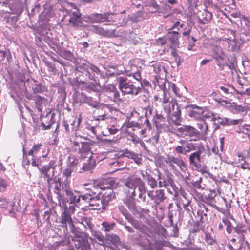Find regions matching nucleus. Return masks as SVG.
<instances>
[{
	"instance_id": "20",
	"label": "nucleus",
	"mask_w": 250,
	"mask_h": 250,
	"mask_svg": "<svg viewBox=\"0 0 250 250\" xmlns=\"http://www.w3.org/2000/svg\"><path fill=\"white\" fill-rule=\"evenodd\" d=\"M110 13H104L103 14H92L89 16V19L93 23H102L106 21H111L109 15Z\"/></svg>"
},
{
	"instance_id": "29",
	"label": "nucleus",
	"mask_w": 250,
	"mask_h": 250,
	"mask_svg": "<svg viewBox=\"0 0 250 250\" xmlns=\"http://www.w3.org/2000/svg\"><path fill=\"white\" fill-rule=\"evenodd\" d=\"M26 97L29 100H33L35 101L36 107L39 112H42V104L44 98L39 95H27Z\"/></svg>"
},
{
	"instance_id": "18",
	"label": "nucleus",
	"mask_w": 250,
	"mask_h": 250,
	"mask_svg": "<svg viewBox=\"0 0 250 250\" xmlns=\"http://www.w3.org/2000/svg\"><path fill=\"white\" fill-rule=\"evenodd\" d=\"M236 246V238L231 239L227 244V248L229 250H250V246L248 241Z\"/></svg>"
},
{
	"instance_id": "17",
	"label": "nucleus",
	"mask_w": 250,
	"mask_h": 250,
	"mask_svg": "<svg viewBox=\"0 0 250 250\" xmlns=\"http://www.w3.org/2000/svg\"><path fill=\"white\" fill-rule=\"evenodd\" d=\"M91 145V144L89 142H81L79 143L77 142H74L73 143V146L75 150H78L79 153L82 156L86 155L90 152Z\"/></svg>"
},
{
	"instance_id": "61",
	"label": "nucleus",
	"mask_w": 250,
	"mask_h": 250,
	"mask_svg": "<svg viewBox=\"0 0 250 250\" xmlns=\"http://www.w3.org/2000/svg\"><path fill=\"white\" fill-rule=\"evenodd\" d=\"M151 70L155 73L158 74L161 70V65L159 63H155L152 65H150Z\"/></svg>"
},
{
	"instance_id": "11",
	"label": "nucleus",
	"mask_w": 250,
	"mask_h": 250,
	"mask_svg": "<svg viewBox=\"0 0 250 250\" xmlns=\"http://www.w3.org/2000/svg\"><path fill=\"white\" fill-rule=\"evenodd\" d=\"M81 13L77 9H75L74 11H69L68 12L69 26L76 29L83 27L84 25L81 18Z\"/></svg>"
},
{
	"instance_id": "15",
	"label": "nucleus",
	"mask_w": 250,
	"mask_h": 250,
	"mask_svg": "<svg viewBox=\"0 0 250 250\" xmlns=\"http://www.w3.org/2000/svg\"><path fill=\"white\" fill-rule=\"evenodd\" d=\"M141 67L132 63H130L129 66L125 69V75L128 77H132L136 81L142 79L141 71Z\"/></svg>"
},
{
	"instance_id": "35",
	"label": "nucleus",
	"mask_w": 250,
	"mask_h": 250,
	"mask_svg": "<svg viewBox=\"0 0 250 250\" xmlns=\"http://www.w3.org/2000/svg\"><path fill=\"white\" fill-rule=\"evenodd\" d=\"M125 229L128 232L131 233H134L133 234L130 235L131 239L138 242H141L143 239V236L138 232L135 233V230L134 228L129 226H125Z\"/></svg>"
},
{
	"instance_id": "59",
	"label": "nucleus",
	"mask_w": 250,
	"mask_h": 250,
	"mask_svg": "<svg viewBox=\"0 0 250 250\" xmlns=\"http://www.w3.org/2000/svg\"><path fill=\"white\" fill-rule=\"evenodd\" d=\"M32 90L35 94L43 92V87L39 83H35L32 87Z\"/></svg>"
},
{
	"instance_id": "6",
	"label": "nucleus",
	"mask_w": 250,
	"mask_h": 250,
	"mask_svg": "<svg viewBox=\"0 0 250 250\" xmlns=\"http://www.w3.org/2000/svg\"><path fill=\"white\" fill-rule=\"evenodd\" d=\"M119 89L124 94L137 95L140 93V87L137 86L135 82H131L127 78L119 77L118 78Z\"/></svg>"
},
{
	"instance_id": "63",
	"label": "nucleus",
	"mask_w": 250,
	"mask_h": 250,
	"mask_svg": "<svg viewBox=\"0 0 250 250\" xmlns=\"http://www.w3.org/2000/svg\"><path fill=\"white\" fill-rule=\"evenodd\" d=\"M232 90L236 91L237 93L243 95H250V88H246L245 90H242L241 91H238L236 90L233 86L230 87Z\"/></svg>"
},
{
	"instance_id": "54",
	"label": "nucleus",
	"mask_w": 250,
	"mask_h": 250,
	"mask_svg": "<svg viewBox=\"0 0 250 250\" xmlns=\"http://www.w3.org/2000/svg\"><path fill=\"white\" fill-rule=\"evenodd\" d=\"M78 160L73 155L69 156L67 159V166L73 168L78 165Z\"/></svg>"
},
{
	"instance_id": "9",
	"label": "nucleus",
	"mask_w": 250,
	"mask_h": 250,
	"mask_svg": "<svg viewBox=\"0 0 250 250\" xmlns=\"http://www.w3.org/2000/svg\"><path fill=\"white\" fill-rule=\"evenodd\" d=\"M57 167L54 161H51L48 164L44 165L42 167H38V169L42 175V177L48 181L50 179H55V170Z\"/></svg>"
},
{
	"instance_id": "22",
	"label": "nucleus",
	"mask_w": 250,
	"mask_h": 250,
	"mask_svg": "<svg viewBox=\"0 0 250 250\" xmlns=\"http://www.w3.org/2000/svg\"><path fill=\"white\" fill-rule=\"evenodd\" d=\"M188 115L190 117L196 120H202L203 107L192 104L188 106Z\"/></svg>"
},
{
	"instance_id": "48",
	"label": "nucleus",
	"mask_w": 250,
	"mask_h": 250,
	"mask_svg": "<svg viewBox=\"0 0 250 250\" xmlns=\"http://www.w3.org/2000/svg\"><path fill=\"white\" fill-rule=\"evenodd\" d=\"M115 224L114 223L103 222L101 224V230L103 231L108 232L113 229Z\"/></svg>"
},
{
	"instance_id": "24",
	"label": "nucleus",
	"mask_w": 250,
	"mask_h": 250,
	"mask_svg": "<svg viewBox=\"0 0 250 250\" xmlns=\"http://www.w3.org/2000/svg\"><path fill=\"white\" fill-rule=\"evenodd\" d=\"M54 113L48 112L43 118V121L41 123V127L43 130L49 129L54 123Z\"/></svg>"
},
{
	"instance_id": "58",
	"label": "nucleus",
	"mask_w": 250,
	"mask_h": 250,
	"mask_svg": "<svg viewBox=\"0 0 250 250\" xmlns=\"http://www.w3.org/2000/svg\"><path fill=\"white\" fill-rule=\"evenodd\" d=\"M171 54L174 58L175 61L177 63V65L179 66L181 63V58L179 57L177 51L175 49L172 48Z\"/></svg>"
},
{
	"instance_id": "7",
	"label": "nucleus",
	"mask_w": 250,
	"mask_h": 250,
	"mask_svg": "<svg viewBox=\"0 0 250 250\" xmlns=\"http://www.w3.org/2000/svg\"><path fill=\"white\" fill-rule=\"evenodd\" d=\"M119 210L125 216L127 221L130 223L137 230L143 234H147L149 231L148 227L143 224L141 222L135 219L124 206H119Z\"/></svg>"
},
{
	"instance_id": "13",
	"label": "nucleus",
	"mask_w": 250,
	"mask_h": 250,
	"mask_svg": "<svg viewBox=\"0 0 250 250\" xmlns=\"http://www.w3.org/2000/svg\"><path fill=\"white\" fill-rule=\"evenodd\" d=\"M165 162L173 170H176V167L174 165H177L182 171L186 168L185 164L180 157H175L172 155H168L165 158Z\"/></svg>"
},
{
	"instance_id": "31",
	"label": "nucleus",
	"mask_w": 250,
	"mask_h": 250,
	"mask_svg": "<svg viewBox=\"0 0 250 250\" xmlns=\"http://www.w3.org/2000/svg\"><path fill=\"white\" fill-rule=\"evenodd\" d=\"M197 215L199 219L194 227L193 231L194 232H197L201 229L204 216H206V213H204V211L200 209L198 210Z\"/></svg>"
},
{
	"instance_id": "12",
	"label": "nucleus",
	"mask_w": 250,
	"mask_h": 250,
	"mask_svg": "<svg viewBox=\"0 0 250 250\" xmlns=\"http://www.w3.org/2000/svg\"><path fill=\"white\" fill-rule=\"evenodd\" d=\"M44 148L42 144H38L36 145H34L32 149L28 151V155L32 157L31 165L33 167H39L40 165V162L39 161L38 157H41V155H40V151L41 150L43 151Z\"/></svg>"
},
{
	"instance_id": "19",
	"label": "nucleus",
	"mask_w": 250,
	"mask_h": 250,
	"mask_svg": "<svg viewBox=\"0 0 250 250\" xmlns=\"http://www.w3.org/2000/svg\"><path fill=\"white\" fill-rule=\"evenodd\" d=\"M143 112L144 113V117L141 116L140 117L139 120L141 121L142 119H144V125H146L148 129H150L151 128L150 123L149 121V119L156 112L152 107L148 106L146 108H145L143 109Z\"/></svg>"
},
{
	"instance_id": "21",
	"label": "nucleus",
	"mask_w": 250,
	"mask_h": 250,
	"mask_svg": "<svg viewBox=\"0 0 250 250\" xmlns=\"http://www.w3.org/2000/svg\"><path fill=\"white\" fill-rule=\"evenodd\" d=\"M86 192L82 195V199L83 201L90 200L91 197L98 195V194L102 193V188H99L94 186H91L90 188H85Z\"/></svg>"
},
{
	"instance_id": "23",
	"label": "nucleus",
	"mask_w": 250,
	"mask_h": 250,
	"mask_svg": "<svg viewBox=\"0 0 250 250\" xmlns=\"http://www.w3.org/2000/svg\"><path fill=\"white\" fill-rule=\"evenodd\" d=\"M205 241L208 250H217L218 244L215 237L212 236L209 233L206 232Z\"/></svg>"
},
{
	"instance_id": "28",
	"label": "nucleus",
	"mask_w": 250,
	"mask_h": 250,
	"mask_svg": "<svg viewBox=\"0 0 250 250\" xmlns=\"http://www.w3.org/2000/svg\"><path fill=\"white\" fill-rule=\"evenodd\" d=\"M96 165L95 159L93 155H91L86 162L83 165L82 170L83 171H89L92 172Z\"/></svg>"
},
{
	"instance_id": "57",
	"label": "nucleus",
	"mask_w": 250,
	"mask_h": 250,
	"mask_svg": "<svg viewBox=\"0 0 250 250\" xmlns=\"http://www.w3.org/2000/svg\"><path fill=\"white\" fill-rule=\"evenodd\" d=\"M213 117V113L207 110L204 109L203 108L202 113V120L204 121L205 119H209L210 120H212V118Z\"/></svg>"
},
{
	"instance_id": "8",
	"label": "nucleus",
	"mask_w": 250,
	"mask_h": 250,
	"mask_svg": "<svg viewBox=\"0 0 250 250\" xmlns=\"http://www.w3.org/2000/svg\"><path fill=\"white\" fill-rule=\"evenodd\" d=\"M165 111L168 115L170 121L176 125H180L181 111L176 102L171 103L168 106L165 105Z\"/></svg>"
},
{
	"instance_id": "52",
	"label": "nucleus",
	"mask_w": 250,
	"mask_h": 250,
	"mask_svg": "<svg viewBox=\"0 0 250 250\" xmlns=\"http://www.w3.org/2000/svg\"><path fill=\"white\" fill-rule=\"evenodd\" d=\"M186 147L187 148V150H185V155L186 154L187 152L196 150L198 148V144L191 142H187L186 144Z\"/></svg>"
},
{
	"instance_id": "5",
	"label": "nucleus",
	"mask_w": 250,
	"mask_h": 250,
	"mask_svg": "<svg viewBox=\"0 0 250 250\" xmlns=\"http://www.w3.org/2000/svg\"><path fill=\"white\" fill-rule=\"evenodd\" d=\"M47 185L49 191H52L57 195L58 199L62 198V192L70 193L68 189L70 182L67 180V178L55 177V179L48 180Z\"/></svg>"
},
{
	"instance_id": "41",
	"label": "nucleus",
	"mask_w": 250,
	"mask_h": 250,
	"mask_svg": "<svg viewBox=\"0 0 250 250\" xmlns=\"http://www.w3.org/2000/svg\"><path fill=\"white\" fill-rule=\"evenodd\" d=\"M116 118L111 117L110 118V122L112 123V125H109L107 126V129L110 134L113 135L116 134L119 131L118 127L116 123Z\"/></svg>"
},
{
	"instance_id": "30",
	"label": "nucleus",
	"mask_w": 250,
	"mask_h": 250,
	"mask_svg": "<svg viewBox=\"0 0 250 250\" xmlns=\"http://www.w3.org/2000/svg\"><path fill=\"white\" fill-rule=\"evenodd\" d=\"M228 35L231 36L228 38H225L227 43L231 49L234 50L237 45V41L235 39V32L232 30H229L228 31Z\"/></svg>"
},
{
	"instance_id": "43",
	"label": "nucleus",
	"mask_w": 250,
	"mask_h": 250,
	"mask_svg": "<svg viewBox=\"0 0 250 250\" xmlns=\"http://www.w3.org/2000/svg\"><path fill=\"white\" fill-rule=\"evenodd\" d=\"M230 110L233 114H238L246 111V108L245 107L241 105L236 104L234 103L231 105Z\"/></svg>"
},
{
	"instance_id": "51",
	"label": "nucleus",
	"mask_w": 250,
	"mask_h": 250,
	"mask_svg": "<svg viewBox=\"0 0 250 250\" xmlns=\"http://www.w3.org/2000/svg\"><path fill=\"white\" fill-rule=\"evenodd\" d=\"M107 240L110 241L114 245L121 243L120 237L115 234H109L106 235Z\"/></svg>"
},
{
	"instance_id": "4",
	"label": "nucleus",
	"mask_w": 250,
	"mask_h": 250,
	"mask_svg": "<svg viewBox=\"0 0 250 250\" xmlns=\"http://www.w3.org/2000/svg\"><path fill=\"white\" fill-rule=\"evenodd\" d=\"M72 233V241L77 250H91V246L84 234L79 228L76 227L74 224L69 226Z\"/></svg>"
},
{
	"instance_id": "60",
	"label": "nucleus",
	"mask_w": 250,
	"mask_h": 250,
	"mask_svg": "<svg viewBox=\"0 0 250 250\" xmlns=\"http://www.w3.org/2000/svg\"><path fill=\"white\" fill-rule=\"evenodd\" d=\"M74 170V168L69 167H67L64 170L63 172V177L62 178H67V180L68 181V177L71 176L72 171Z\"/></svg>"
},
{
	"instance_id": "34",
	"label": "nucleus",
	"mask_w": 250,
	"mask_h": 250,
	"mask_svg": "<svg viewBox=\"0 0 250 250\" xmlns=\"http://www.w3.org/2000/svg\"><path fill=\"white\" fill-rule=\"evenodd\" d=\"M145 175L143 172H142V176L143 178L146 181L147 184L152 189L156 188L157 186V181L154 179L151 175L148 174L147 172L146 173Z\"/></svg>"
},
{
	"instance_id": "26",
	"label": "nucleus",
	"mask_w": 250,
	"mask_h": 250,
	"mask_svg": "<svg viewBox=\"0 0 250 250\" xmlns=\"http://www.w3.org/2000/svg\"><path fill=\"white\" fill-rule=\"evenodd\" d=\"M60 223L62 227L65 228H67V225L70 226L73 224L71 215L66 210L61 214Z\"/></svg>"
},
{
	"instance_id": "33",
	"label": "nucleus",
	"mask_w": 250,
	"mask_h": 250,
	"mask_svg": "<svg viewBox=\"0 0 250 250\" xmlns=\"http://www.w3.org/2000/svg\"><path fill=\"white\" fill-rule=\"evenodd\" d=\"M121 156L126 157L128 159H133L136 163H140V160L137 157V155L134 152L129 150L127 149H125L120 151Z\"/></svg>"
},
{
	"instance_id": "62",
	"label": "nucleus",
	"mask_w": 250,
	"mask_h": 250,
	"mask_svg": "<svg viewBox=\"0 0 250 250\" xmlns=\"http://www.w3.org/2000/svg\"><path fill=\"white\" fill-rule=\"evenodd\" d=\"M139 82V83L137 84V86L140 87V92L142 91V89L143 87L146 86L148 87L150 85L149 82L146 80H143L142 81V79L140 81H137Z\"/></svg>"
},
{
	"instance_id": "40",
	"label": "nucleus",
	"mask_w": 250,
	"mask_h": 250,
	"mask_svg": "<svg viewBox=\"0 0 250 250\" xmlns=\"http://www.w3.org/2000/svg\"><path fill=\"white\" fill-rule=\"evenodd\" d=\"M163 97L161 100L162 101L163 106L164 107V109H165V106H168L169 104H171V103H173V101H170V95L169 93V91H167V88L166 87L165 89H163Z\"/></svg>"
},
{
	"instance_id": "14",
	"label": "nucleus",
	"mask_w": 250,
	"mask_h": 250,
	"mask_svg": "<svg viewBox=\"0 0 250 250\" xmlns=\"http://www.w3.org/2000/svg\"><path fill=\"white\" fill-rule=\"evenodd\" d=\"M147 194L150 200L156 205L163 202L166 198L163 189H158L155 191L151 190H147Z\"/></svg>"
},
{
	"instance_id": "37",
	"label": "nucleus",
	"mask_w": 250,
	"mask_h": 250,
	"mask_svg": "<svg viewBox=\"0 0 250 250\" xmlns=\"http://www.w3.org/2000/svg\"><path fill=\"white\" fill-rule=\"evenodd\" d=\"M200 123L197 124L198 128L200 129L199 134L200 135V138L206 136L208 132V125L204 122V121L200 120Z\"/></svg>"
},
{
	"instance_id": "3",
	"label": "nucleus",
	"mask_w": 250,
	"mask_h": 250,
	"mask_svg": "<svg viewBox=\"0 0 250 250\" xmlns=\"http://www.w3.org/2000/svg\"><path fill=\"white\" fill-rule=\"evenodd\" d=\"M115 197L113 194V191L110 189L109 191L98 194V195L91 197L90 200H86L84 201L89 204V206L92 207L91 209L99 210L105 209L106 206L108 204L109 202Z\"/></svg>"
},
{
	"instance_id": "42",
	"label": "nucleus",
	"mask_w": 250,
	"mask_h": 250,
	"mask_svg": "<svg viewBox=\"0 0 250 250\" xmlns=\"http://www.w3.org/2000/svg\"><path fill=\"white\" fill-rule=\"evenodd\" d=\"M92 31L97 34L101 35L104 36H108L109 35V31L104 30L103 28L97 25H93L90 29Z\"/></svg>"
},
{
	"instance_id": "46",
	"label": "nucleus",
	"mask_w": 250,
	"mask_h": 250,
	"mask_svg": "<svg viewBox=\"0 0 250 250\" xmlns=\"http://www.w3.org/2000/svg\"><path fill=\"white\" fill-rule=\"evenodd\" d=\"M84 104H86L93 108H97L99 105V103L98 101L94 100L92 97L88 96L86 95Z\"/></svg>"
},
{
	"instance_id": "55",
	"label": "nucleus",
	"mask_w": 250,
	"mask_h": 250,
	"mask_svg": "<svg viewBox=\"0 0 250 250\" xmlns=\"http://www.w3.org/2000/svg\"><path fill=\"white\" fill-rule=\"evenodd\" d=\"M107 113H103L101 112L100 111H98V115L94 117V120L97 121H104L105 120H108L110 121V118Z\"/></svg>"
},
{
	"instance_id": "50",
	"label": "nucleus",
	"mask_w": 250,
	"mask_h": 250,
	"mask_svg": "<svg viewBox=\"0 0 250 250\" xmlns=\"http://www.w3.org/2000/svg\"><path fill=\"white\" fill-rule=\"evenodd\" d=\"M153 121L156 127H158L162 125L161 122L165 121V118L161 114H159L155 112L154 115H153Z\"/></svg>"
},
{
	"instance_id": "16",
	"label": "nucleus",
	"mask_w": 250,
	"mask_h": 250,
	"mask_svg": "<svg viewBox=\"0 0 250 250\" xmlns=\"http://www.w3.org/2000/svg\"><path fill=\"white\" fill-rule=\"evenodd\" d=\"M246 232L247 229H245L244 227L241 225H238L235 227L233 238H236V244L239 245L247 241L244 235Z\"/></svg>"
},
{
	"instance_id": "49",
	"label": "nucleus",
	"mask_w": 250,
	"mask_h": 250,
	"mask_svg": "<svg viewBox=\"0 0 250 250\" xmlns=\"http://www.w3.org/2000/svg\"><path fill=\"white\" fill-rule=\"evenodd\" d=\"M222 222L226 226V231L229 234H231L234 231L235 227L232 226L229 220L227 218H223Z\"/></svg>"
},
{
	"instance_id": "47",
	"label": "nucleus",
	"mask_w": 250,
	"mask_h": 250,
	"mask_svg": "<svg viewBox=\"0 0 250 250\" xmlns=\"http://www.w3.org/2000/svg\"><path fill=\"white\" fill-rule=\"evenodd\" d=\"M68 190H69V192L68 194L66 192H64L66 196H67L69 198V200L70 201V204H75V199H76V197L79 194V192L75 191L74 192H73V190L70 187V185L68 186Z\"/></svg>"
},
{
	"instance_id": "38",
	"label": "nucleus",
	"mask_w": 250,
	"mask_h": 250,
	"mask_svg": "<svg viewBox=\"0 0 250 250\" xmlns=\"http://www.w3.org/2000/svg\"><path fill=\"white\" fill-rule=\"evenodd\" d=\"M86 94L83 92L75 91L72 95L73 103L75 104H84Z\"/></svg>"
},
{
	"instance_id": "53",
	"label": "nucleus",
	"mask_w": 250,
	"mask_h": 250,
	"mask_svg": "<svg viewBox=\"0 0 250 250\" xmlns=\"http://www.w3.org/2000/svg\"><path fill=\"white\" fill-rule=\"evenodd\" d=\"M144 125V123H142V120L139 122L135 121H129L126 124V126L127 128L137 127L138 128H141L142 126Z\"/></svg>"
},
{
	"instance_id": "10",
	"label": "nucleus",
	"mask_w": 250,
	"mask_h": 250,
	"mask_svg": "<svg viewBox=\"0 0 250 250\" xmlns=\"http://www.w3.org/2000/svg\"><path fill=\"white\" fill-rule=\"evenodd\" d=\"M177 130L183 137L191 138V141H196L201 139L199 131L190 125H184L178 128Z\"/></svg>"
},
{
	"instance_id": "45",
	"label": "nucleus",
	"mask_w": 250,
	"mask_h": 250,
	"mask_svg": "<svg viewBox=\"0 0 250 250\" xmlns=\"http://www.w3.org/2000/svg\"><path fill=\"white\" fill-rule=\"evenodd\" d=\"M90 232L92 233V236L101 242L100 243V245L104 246L105 239L102 233L100 231H95L93 229V230Z\"/></svg>"
},
{
	"instance_id": "2",
	"label": "nucleus",
	"mask_w": 250,
	"mask_h": 250,
	"mask_svg": "<svg viewBox=\"0 0 250 250\" xmlns=\"http://www.w3.org/2000/svg\"><path fill=\"white\" fill-rule=\"evenodd\" d=\"M125 185L128 188V195L130 197L138 198L143 202L146 201L145 195L146 191L145 182L142 179L136 176H131L127 178Z\"/></svg>"
},
{
	"instance_id": "39",
	"label": "nucleus",
	"mask_w": 250,
	"mask_h": 250,
	"mask_svg": "<svg viewBox=\"0 0 250 250\" xmlns=\"http://www.w3.org/2000/svg\"><path fill=\"white\" fill-rule=\"evenodd\" d=\"M159 181V187L160 188L165 187L167 188L169 185H171L173 183V180L171 178H168L166 179L164 176L161 175H158Z\"/></svg>"
},
{
	"instance_id": "32",
	"label": "nucleus",
	"mask_w": 250,
	"mask_h": 250,
	"mask_svg": "<svg viewBox=\"0 0 250 250\" xmlns=\"http://www.w3.org/2000/svg\"><path fill=\"white\" fill-rule=\"evenodd\" d=\"M135 199V198L130 197L129 196L124 201L125 204L133 214H136L138 212Z\"/></svg>"
},
{
	"instance_id": "36",
	"label": "nucleus",
	"mask_w": 250,
	"mask_h": 250,
	"mask_svg": "<svg viewBox=\"0 0 250 250\" xmlns=\"http://www.w3.org/2000/svg\"><path fill=\"white\" fill-rule=\"evenodd\" d=\"M238 157L240 163L239 167L244 170L248 169L250 171V159L243 156L242 154H239Z\"/></svg>"
},
{
	"instance_id": "64",
	"label": "nucleus",
	"mask_w": 250,
	"mask_h": 250,
	"mask_svg": "<svg viewBox=\"0 0 250 250\" xmlns=\"http://www.w3.org/2000/svg\"><path fill=\"white\" fill-rule=\"evenodd\" d=\"M84 90L86 92L90 93L91 91H97V88L94 83H91V84L85 86Z\"/></svg>"
},
{
	"instance_id": "44",
	"label": "nucleus",
	"mask_w": 250,
	"mask_h": 250,
	"mask_svg": "<svg viewBox=\"0 0 250 250\" xmlns=\"http://www.w3.org/2000/svg\"><path fill=\"white\" fill-rule=\"evenodd\" d=\"M81 223L86 229L89 230L90 231L93 230L94 225L92 224L89 218L85 216L81 218Z\"/></svg>"
},
{
	"instance_id": "25",
	"label": "nucleus",
	"mask_w": 250,
	"mask_h": 250,
	"mask_svg": "<svg viewBox=\"0 0 250 250\" xmlns=\"http://www.w3.org/2000/svg\"><path fill=\"white\" fill-rule=\"evenodd\" d=\"M202 151L199 149L198 150L192 153L189 156V161L190 165L198 168L201 162V154Z\"/></svg>"
},
{
	"instance_id": "56",
	"label": "nucleus",
	"mask_w": 250,
	"mask_h": 250,
	"mask_svg": "<svg viewBox=\"0 0 250 250\" xmlns=\"http://www.w3.org/2000/svg\"><path fill=\"white\" fill-rule=\"evenodd\" d=\"M167 86H168V90L169 91L173 92L175 95H179L178 88L174 84L169 82H167L166 83L165 87L167 88Z\"/></svg>"
},
{
	"instance_id": "27",
	"label": "nucleus",
	"mask_w": 250,
	"mask_h": 250,
	"mask_svg": "<svg viewBox=\"0 0 250 250\" xmlns=\"http://www.w3.org/2000/svg\"><path fill=\"white\" fill-rule=\"evenodd\" d=\"M179 34L178 32L175 31H169L166 36L167 40L166 42H168L171 45L177 46L179 44Z\"/></svg>"
},
{
	"instance_id": "1",
	"label": "nucleus",
	"mask_w": 250,
	"mask_h": 250,
	"mask_svg": "<svg viewBox=\"0 0 250 250\" xmlns=\"http://www.w3.org/2000/svg\"><path fill=\"white\" fill-rule=\"evenodd\" d=\"M76 69L78 72L85 75L89 80L93 81L96 83L99 81V78L105 80V75L96 65L88 62L83 58H79L76 61Z\"/></svg>"
}]
</instances>
